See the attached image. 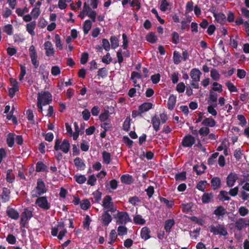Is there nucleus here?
<instances>
[{
	"instance_id": "33",
	"label": "nucleus",
	"mask_w": 249,
	"mask_h": 249,
	"mask_svg": "<svg viewBox=\"0 0 249 249\" xmlns=\"http://www.w3.org/2000/svg\"><path fill=\"white\" fill-rule=\"evenodd\" d=\"M123 183L130 184L132 182V178L129 175H123L121 178Z\"/></svg>"
},
{
	"instance_id": "30",
	"label": "nucleus",
	"mask_w": 249,
	"mask_h": 249,
	"mask_svg": "<svg viewBox=\"0 0 249 249\" xmlns=\"http://www.w3.org/2000/svg\"><path fill=\"white\" fill-rule=\"evenodd\" d=\"M3 31L8 36H12L13 34V27L10 24L5 25L3 27Z\"/></svg>"
},
{
	"instance_id": "37",
	"label": "nucleus",
	"mask_w": 249,
	"mask_h": 249,
	"mask_svg": "<svg viewBox=\"0 0 249 249\" xmlns=\"http://www.w3.org/2000/svg\"><path fill=\"white\" fill-rule=\"evenodd\" d=\"M130 6L131 7H135V10L138 11L141 9V3L139 0H132L129 2Z\"/></svg>"
},
{
	"instance_id": "34",
	"label": "nucleus",
	"mask_w": 249,
	"mask_h": 249,
	"mask_svg": "<svg viewBox=\"0 0 249 249\" xmlns=\"http://www.w3.org/2000/svg\"><path fill=\"white\" fill-rule=\"evenodd\" d=\"M74 163L78 169H83L85 166V164L84 163L82 160L78 157L76 158L74 160Z\"/></svg>"
},
{
	"instance_id": "63",
	"label": "nucleus",
	"mask_w": 249,
	"mask_h": 249,
	"mask_svg": "<svg viewBox=\"0 0 249 249\" xmlns=\"http://www.w3.org/2000/svg\"><path fill=\"white\" fill-rule=\"evenodd\" d=\"M246 75V72L243 69H238L237 70V76L240 79L244 78Z\"/></svg>"
},
{
	"instance_id": "10",
	"label": "nucleus",
	"mask_w": 249,
	"mask_h": 249,
	"mask_svg": "<svg viewBox=\"0 0 249 249\" xmlns=\"http://www.w3.org/2000/svg\"><path fill=\"white\" fill-rule=\"evenodd\" d=\"M195 142V138L191 135L185 136L182 142V145L184 147H191Z\"/></svg>"
},
{
	"instance_id": "15",
	"label": "nucleus",
	"mask_w": 249,
	"mask_h": 249,
	"mask_svg": "<svg viewBox=\"0 0 249 249\" xmlns=\"http://www.w3.org/2000/svg\"><path fill=\"white\" fill-rule=\"evenodd\" d=\"M176 96L173 94H171L169 96L167 104V107L169 110H172L175 107L176 103Z\"/></svg>"
},
{
	"instance_id": "9",
	"label": "nucleus",
	"mask_w": 249,
	"mask_h": 249,
	"mask_svg": "<svg viewBox=\"0 0 249 249\" xmlns=\"http://www.w3.org/2000/svg\"><path fill=\"white\" fill-rule=\"evenodd\" d=\"M202 73L200 71L196 68L193 69L190 71V76L192 80L195 82H199L200 81V77Z\"/></svg>"
},
{
	"instance_id": "52",
	"label": "nucleus",
	"mask_w": 249,
	"mask_h": 249,
	"mask_svg": "<svg viewBox=\"0 0 249 249\" xmlns=\"http://www.w3.org/2000/svg\"><path fill=\"white\" fill-rule=\"evenodd\" d=\"M74 178L76 181L79 184H82L86 181V178L84 175H75Z\"/></svg>"
},
{
	"instance_id": "45",
	"label": "nucleus",
	"mask_w": 249,
	"mask_h": 249,
	"mask_svg": "<svg viewBox=\"0 0 249 249\" xmlns=\"http://www.w3.org/2000/svg\"><path fill=\"white\" fill-rule=\"evenodd\" d=\"M226 85L230 92H237L238 89L233 83L230 81L226 83Z\"/></svg>"
},
{
	"instance_id": "46",
	"label": "nucleus",
	"mask_w": 249,
	"mask_h": 249,
	"mask_svg": "<svg viewBox=\"0 0 249 249\" xmlns=\"http://www.w3.org/2000/svg\"><path fill=\"white\" fill-rule=\"evenodd\" d=\"M112 58L110 57V54L109 53H107L102 58V62L106 64H110Z\"/></svg>"
},
{
	"instance_id": "35",
	"label": "nucleus",
	"mask_w": 249,
	"mask_h": 249,
	"mask_svg": "<svg viewBox=\"0 0 249 249\" xmlns=\"http://www.w3.org/2000/svg\"><path fill=\"white\" fill-rule=\"evenodd\" d=\"M55 43L56 47L59 50L61 51L63 49V46L61 41V38L60 36L58 34H55Z\"/></svg>"
},
{
	"instance_id": "39",
	"label": "nucleus",
	"mask_w": 249,
	"mask_h": 249,
	"mask_svg": "<svg viewBox=\"0 0 249 249\" xmlns=\"http://www.w3.org/2000/svg\"><path fill=\"white\" fill-rule=\"evenodd\" d=\"M103 161L106 164H109L110 162V154L107 151H104L102 153Z\"/></svg>"
},
{
	"instance_id": "28",
	"label": "nucleus",
	"mask_w": 249,
	"mask_h": 249,
	"mask_svg": "<svg viewBox=\"0 0 249 249\" xmlns=\"http://www.w3.org/2000/svg\"><path fill=\"white\" fill-rule=\"evenodd\" d=\"M173 61L175 64H178L181 61V56L180 53L177 51H174L173 53Z\"/></svg>"
},
{
	"instance_id": "55",
	"label": "nucleus",
	"mask_w": 249,
	"mask_h": 249,
	"mask_svg": "<svg viewBox=\"0 0 249 249\" xmlns=\"http://www.w3.org/2000/svg\"><path fill=\"white\" fill-rule=\"evenodd\" d=\"M88 58L89 53H88L85 52L82 53L80 59V63L83 65L85 64L88 61Z\"/></svg>"
},
{
	"instance_id": "20",
	"label": "nucleus",
	"mask_w": 249,
	"mask_h": 249,
	"mask_svg": "<svg viewBox=\"0 0 249 249\" xmlns=\"http://www.w3.org/2000/svg\"><path fill=\"white\" fill-rule=\"evenodd\" d=\"M6 213L7 215L12 219H18L19 216L18 212L12 208L8 209Z\"/></svg>"
},
{
	"instance_id": "61",
	"label": "nucleus",
	"mask_w": 249,
	"mask_h": 249,
	"mask_svg": "<svg viewBox=\"0 0 249 249\" xmlns=\"http://www.w3.org/2000/svg\"><path fill=\"white\" fill-rule=\"evenodd\" d=\"M81 208L83 210H87L89 206H90V202L88 199H85L82 201L81 204Z\"/></svg>"
},
{
	"instance_id": "22",
	"label": "nucleus",
	"mask_w": 249,
	"mask_h": 249,
	"mask_svg": "<svg viewBox=\"0 0 249 249\" xmlns=\"http://www.w3.org/2000/svg\"><path fill=\"white\" fill-rule=\"evenodd\" d=\"M212 187L213 190H216L220 187L221 180L218 177H214L211 180Z\"/></svg>"
},
{
	"instance_id": "58",
	"label": "nucleus",
	"mask_w": 249,
	"mask_h": 249,
	"mask_svg": "<svg viewBox=\"0 0 249 249\" xmlns=\"http://www.w3.org/2000/svg\"><path fill=\"white\" fill-rule=\"evenodd\" d=\"M201 124H215V121L212 118H206Z\"/></svg>"
},
{
	"instance_id": "32",
	"label": "nucleus",
	"mask_w": 249,
	"mask_h": 249,
	"mask_svg": "<svg viewBox=\"0 0 249 249\" xmlns=\"http://www.w3.org/2000/svg\"><path fill=\"white\" fill-rule=\"evenodd\" d=\"M175 222L173 219H169L165 221L164 229L167 232H169L172 226L174 225Z\"/></svg>"
},
{
	"instance_id": "47",
	"label": "nucleus",
	"mask_w": 249,
	"mask_h": 249,
	"mask_svg": "<svg viewBox=\"0 0 249 249\" xmlns=\"http://www.w3.org/2000/svg\"><path fill=\"white\" fill-rule=\"evenodd\" d=\"M217 99V94L216 93L213 92L212 91H210V95L209 97V102L211 103L212 102H216Z\"/></svg>"
},
{
	"instance_id": "3",
	"label": "nucleus",
	"mask_w": 249,
	"mask_h": 249,
	"mask_svg": "<svg viewBox=\"0 0 249 249\" xmlns=\"http://www.w3.org/2000/svg\"><path fill=\"white\" fill-rule=\"evenodd\" d=\"M103 206L106 211L114 213L116 211V208L114 206L112 202V198L109 196H106L103 199Z\"/></svg>"
},
{
	"instance_id": "56",
	"label": "nucleus",
	"mask_w": 249,
	"mask_h": 249,
	"mask_svg": "<svg viewBox=\"0 0 249 249\" xmlns=\"http://www.w3.org/2000/svg\"><path fill=\"white\" fill-rule=\"evenodd\" d=\"M117 231L119 235H123L127 234V228L125 226H119L118 228Z\"/></svg>"
},
{
	"instance_id": "43",
	"label": "nucleus",
	"mask_w": 249,
	"mask_h": 249,
	"mask_svg": "<svg viewBox=\"0 0 249 249\" xmlns=\"http://www.w3.org/2000/svg\"><path fill=\"white\" fill-rule=\"evenodd\" d=\"M64 227L63 223H60L57 227H53L52 229V234L53 236H56L58 231L60 229H63Z\"/></svg>"
},
{
	"instance_id": "12",
	"label": "nucleus",
	"mask_w": 249,
	"mask_h": 249,
	"mask_svg": "<svg viewBox=\"0 0 249 249\" xmlns=\"http://www.w3.org/2000/svg\"><path fill=\"white\" fill-rule=\"evenodd\" d=\"M36 26V21L35 20L31 22L30 23H27L26 25V31L32 36H36V33L34 30Z\"/></svg>"
},
{
	"instance_id": "64",
	"label": "nucleus",
	"mask_w": 249,
	"mask_h": 249,
	"mask_svg": "<svg viewBox=\"0 0 249 249\" xmlns=\"http://www.w3.org/2000/svg\"><path fill=\"white\" fill-rule=\"evenodd\" d=\"M31 14L33 18L35 19H36L40 14V9L33 8L32 10Z\"/></svg>"
},
{
	"instance_id": "11",
	"label": "nucleus",
	"mask_w": 249,
	"mask_h": 249,
	"mask_svg": "<svg viewBox=\"0 0 249 249\" xmlns=\"http://www.w3.org/2000/svg\"><path fill=\"white\" fill-rule=\"evenodd\" d=\"M238 178V177L236 174L234 173H230L227 178V186L229 187L233 186Z\"/></svg>"
},
{
	"instance_id": "25",
	"label": "nucleus",
	"mask_w": 249,
	"mask_h": 249,
	"mask_svg": "<svg viewBox=\"0 0 249 249\" xmlns=\"http://www.w3.org/2000/svg\"><path fill=\"white\" fill-rule=\"evenodd\" d=\"M213 195L212 193H204L202 196V201L203 203L210 202L213 198Z\"/></svg>"
},
{
	"instance_id": "18",
	"label": "nucleus",
	"mask_w": 249,
	"mask_h": 249,
	"mask_svg": "<svg viewBox=\"0 0 249 249\" xmlns=\"http://www.w3.org/2000/svg\"><path fill=\"white\" fill-rule=\"evenodd\" d=\"M103 224L105 226H107L111 221L112 218L111 215L108 213L107 211H105L102 216Z\"/></svg>"
},
{
	"instance_id": "14",
	"label": "nucleus",
	"mask_w": 249,
	"mask_h": 249,
	"mask_svg": "<svg viewBox=\"0 0 249 249\" xmlns=\"http://www.w3.org/2000/svg\"><path fill=\"white\" fill-rule=\"evenodd\" d=\"M247 220L245 218H240L236 220L234 223L235 227L239 231H241L247 224L246 223Z\"/></svg>"
},
{
	"instance_id": "49",
	"label": "nucleus",
	"mask_w": 249,
	"mask_h": 249,
	"mask_svg": "<svg viewBox=\"0 0 249 249\" xmlns=\"http://www.w3.org/2000/svg\"><path fill=\"white\" fill-rule=\"evenodd\" d=\"M186 172H182L179 174H176L175 176V179L177 180L183 181V180H185L186 179Z\"/></svg>"
},
{
	"instance_id": "21",
	"label": "nucleus",
	"mask_w": 249,
	"mask_h": 249,
	"mask_svg": "<svg viewBox=\"0 0 249 249\" xmlns=\"http://www.w3.org/2000/svg\"><path fill=\"white\" fill-rule=\"evenodd\" d=\"M150 231L147 227H143L141 230V236L142 239L146 240L150 237Z\"/></svg>"
},
{
	"instance_id": "24",
	"label": "nucleus",
	"mask_w": 249,
	"mask_h": 249,
	"mask_svg": "<svg viewBox=\"0 0 249 249\" xmlns=\"http://www.w3.org/2000/svg\"><path fill=\"white\" fill-rule=\"evenodd\" d=\"M91 26L92 23L90 20L87 19L85 21L83 26V31L85 35H87L89 33V31L91 28Z\"/></svg>"
},
{
	"instance_id": "6",
	"label": "nucleus",
	"mask_w": 249,
	"mask_h": 249,
	"mask_svg": "<svg viewBox=\"0 0 249 249\" xmlns=\"http://www.w3.org/2000/svg\"><path fill=\"white\" fill-rule=\"evenodd\" d=\"M45 192L46 190L44 182L41 179H38L36 187L35 189L32 191V196L33 197H37L38 196H41Z\"/></svg>"
},
{
	"instance_id": "5",
	"label": "nucleus",
	"mask_w": 249,
	"mask_h": 249,
	"mask_svg": "<svg viewBox=\"0 0 249 249\" xmlns=\"http://www.w3.org/2000/svg\"><path fill=\"white\" fill-rule=\"evenodd\" d=\"M115 218L117 223L119 224H125L130 221L128 214L124 212H118Z\"/></svg>"
},
{
	"instance_id": "48",
	"label": "nucleus",
	"mask_w": 249,
	"mask_h": 249,
	"mask_svg": "<svg viewBox=\"0 0 249 249\" xmlns=\"http://www.w3.org/2000/svg\"><path fill=\"white\" fill-rule=\"evenodd\" d=\"M213 87L212 88V89L215 91H218L219 92H221L223 90L222 86L217 82H213Z\"/></svg>"
},
{
	"instance_id": "26",
	"label": "nucleus",
	"mask_w": 249,
	"mask_h": 249,
	"mask_svg": "<svg viewBox=\"0 0 249 249\" xmlns=\"http://www.w3.org/2000/svg\"><path fill=\"white\" fill-rule=\"evenodd\" d=\"M214 18L218 23H223L226 21V16L225 14L222 13L215 14L214 15Z\"/></svg>"
},
{
	"instance_id": "50",
	"label": "nucleus",
	"mask_w": 249,
	"mask_h": 249,
	"mask_svg": "<svg viewBox=\"0 0 249 249\" xmlns=\"http://www.w3.org/2000/svg\"><path fill=\"white\" fill-rule=\"evenodd\" d=\"M61 72L60 68L58 66H54L52 67L51 73L53 76H57Z\"/></svg>"
},
{
	"instance_id": "16",
	"label": "nucleus",
	"mask_w": 249,
	"mask_h": 249,
	"mask_svg": "<svg viewBox=\"0 0 249 249\" xmlns=\"http://www.w3.org/2000/svg\"><path fill=\"white\" fill-rule=\"evenodd\" d=\"M32 216V212L28 209H25L24 212L21 214V221L23 222H26L29 219L31 218Z\"/></svg>"
},
{
	"instance_id": "29",
	"label": "nucleus",
	"mask_w": 249,
	"mask_h": 249,
	"mask_svg": "<svg viewBox=\"0 0 249 249\" xmlns=\"http://www.w3.org/2000/svg\"><path fill=\"white\" fill-rule=\"evenodd\" d=\"M103 113L109 117L111 115L115 114V108L111 106H106L104 108Z\"/></svg>"
},
{
	"instance_id": "13",
	"label": "nucleus",
	"mask_w": 249,
	"mask_h": 249,
	"mask_svg": "<svg viewBox=\"0 0 249 249\" xmlns=\"http://www.w3.org/2000/svg\"><path fill=\"white\" fill-rule=\"evenodd\" d=\"M227 213V210L222 206L217 207L213 211V214L217 216L219 218L220 217H223Z\"/></svg>"
},
{
	"instance_id": "57",
	"label": "nucleus",
	"mask_w": 249,
	"mask_h": 249,
	"mask_svg": "<svg viewBox=\"0 0 249 249\" xmlns=\"http://www.w3.org/2000/svg\"><path fill=\"white\" fill-rule=\"evenodd\" d=\"M122 37L123 40L122 47L124 50H125L128 47V41L127 39V37L125 34H123L122 35Z\"/></svg>"
},
{
	"instance_id": "53",
	"label": "nucleus",
	"mask_w": 249,
	"mask_h": 249,
	"mask_svg": "<svg viewBox=\"0 0 249 249\" xmlns=\"http://www.w3.org/2000/svg\"><path fill=\"white\" fill-rule=\"evenodd\" d=\"M249 210L245 207L242 206L239 208L238 212L242 216H245L249 213Z\"/></svg>"
},
{
	"instance_id": "31",
	"label": "nucleus",
	"mask_w": 249,
	"mask_h": 249,
	"mask_svg": "<svg viewBox=\"0 0 249 249\" xmlns=\"http://www.w3.org/2000/svg\"><path fill=\"white\" fill-rule=\"evenodd\" d=\"M112 48L115 49L119 46V39L115 36H112L110 38Z\"/></svg>"
},
{
	"instance_id": "41",
	"label": "nucleus",
	"mask_w": 249,
	"mask_h": 249,
	"mask_svg": "<svg viewBox=\"0 0 249 249\" xmlns=\"http://www.w3.org/2000/svg\"><path fill=\"white\" fill-rule=\"evenodd\" d=\"M107 69L106 68H102L98 70L97 76L104 78L107 76Z\"/></svg>"
},
{
	"instance_id": "51",
	"label": "nucleus",
	"mask_w": 249,
	"mask_h": 249,
	"mask_svg": "<svg viewBox=\"0 0 249 249\" xmlns=\"http://www.w3.org/2000/svg\"><path fill=\"white\" fill-rule=\"evenodd\" d=\"M102 46L106 51H109L110 49V45L108 40L107 39L103 38L102 39Z\"/></svg>"
},
{
	"instance_id": "38",
	"label": "nucleus",
	"mask_w": 249,
	"mask_h": 249,
	"mask_svg": "<svg viewBox=\"0 0 249 249\" xmlns=\"http://www.w3.org/2000/svg\"><path fill=\"white\" fill-rule=\"evenodd\" d=\"M117 235L116 234V232L115 230H112L111 231L110 234L109 235L108 243L110 244H112V243H113L115 241V240L117 238Z\"/></svg>"
},
{
	"instance_id": "54",
	"label": "nucleus",
	"mask_w": 249,
	"mask_h": 249,
	"mask_svg": "<svg viewBox=\"0 0 249 249\" xmlns=\"http://www.w3.org/2000/svg\"><path fill=\"white\" fill-rule=\"evenodd\" d=\"M160 75L159 73L152 75L151 76V80L154 84L158 83L160 80Z\"/></svg>"
},
{
	"instance_id": "36",
	"label": "nucleus",
	"mask_w": 249,
	"mask_h": 249,
	"mask_svg": "<svg viewBox=\"0 0 249 249\" xmlns=\"http://www.w3.org/2000/svg\"><path fill=\"white\" fill-rule=\"evenodd\" d=\"M14 134L13 133H9L7 137V143L9 147H12L14 144Z\"/></svg>"
},
{
	"instance_id": "8",
	"label": "nucleus",
	"mask_w": 249,
	"mask_h": 249,
	"mask_svg": "<svg viewBox=\"0 0 249 249\" xmlns=\"http://www.w3.org/2000/svg\"><path fill=\"white\" fill-rule=\"evenodd\" d=\"M44 49L46 50L45 53L47 56H51L54 54V50L51 42L46 41L44 43Z\"/></svg>"
},
{
	"instance_id": "2",
	"label": "nucleus",
	"mask_w": 249,
	"mask_h": 249,
	"mask_svg": "<svg viewBox=\"0 0 249 249\" xmlns=\"http://www.w3.org/2000/svg\"><path fill=\"white\" fill-rule=\"evenodd\" d=\"M60 143V141L59 139L56 140L54 146V150L57 151L60 149L64 153H67L70 148V142L67 140L64 139L61 144Z\"/></svg>"
},
{
	"instance_id": "44",
	"label": "nucleus",
	"mask_w": 249,
	"mask_h": 249,
	"mask_svg": "<svg viewBox=\"0 0 249 249\" xmlns=\"http://www.w3.org/2000/svg\"><path fill=\"white\" fill-rule=\"evenodd\" d=\"M170 5V3L166 0H161L160 9L161 11L165 12L167 10V7Z\"/></svg>"
},
{
	"instance_id": "1",
	"label": "nucleus",
	"mask_w": 249,
	"mask_h": 249,
	"mask_svg": "<svg viewBox=\"0 0 249 249\" xmlns=\"http://www.w3.org/2000/svg\"><path fill=\"white\" fill-rule=\"evenodd\" d=\"M37 107L38 112H42L43 111L42 107L49 105L52 101V95L48 91L38 92L37 97Z\"/></svg>"
},
{
	"instance_id": "23",
	"label": "nucleus",
	"mask_w": 249,
	"mask_h": 249,
	"mask_svg": "<svg viewBox=\"0 0 249 249\" xmlns=\"http://www.w3.org/2000/svg\"><path fill=\"white\" fill-rule=\"evenodd\" d=\"M206 168V166L203 163H202L200 166L196 165L193 167L194 171L196 172L197 175H199L203 173Z\"/></svg>"
},
{
	"instance_id": "17",
	"label": "nucleus",
	"mask_w": 249,
	"mask_h": 249,
	"mask_svg": "<svg viewBox=\"0 0 249 249\" xmlns=\"http://www.w3.org/2000/svg\"><path fill=\"white\" fill-rule=\"evenodd\" d=\"M10 190L7 188L3 189L2 194L0 196V199H1L2 202H6L9 200L10 197Z\"/></svg>"
},
{
	"instance_id": "4",
	"label": "nucleus",
	"mask_w": 249,
	"mask_h": 249,
	"mask_svg": "<svg viewBox=\"0 0 249 249\" xmlns=\"http://www.w3.org/2000/svg\"><path fill=\"white\" fill-rule=\"evenodd\" d=\"M210 231L214 235L220 234L226 236L228 234L227 231L223 225L218 224L216 227L211 225L210 227Z\"/></svg>"
},
{
	"instance_id": "40",
	"label": "nucleus",
	"mask_w": 249,
	"mask_h": 249,
	"mask_svg": "<svg viewBox=\"0 0 249 249\" xmlns=\"http://www.w3.org/2000/svg\"><path fill=\"white\" fill-rule=\"evenodd\" d=\"M211 77L214 81H218L220 78V74L217 70L213 69L211 71Z\"/></svg>"
},
{
	"instance_id": "59",
	"label": "nucleus",
	"mask_w": 249,
	"mask_h": 249,
	"mask_svg": "<svg viewBox=\"0 0 249 249\" xmlns=\"http://www.w3.org/2000/svg\"><path fill=\"white\" fill-rule=\"evenodd\" d=\"M185 89V84L183 82H180L179 83L176 87L177 90L179 93H182L184 91Z\"/></svg>"
},
{
	"instance_id": "60",
	"label": "nucleus",
	"mask_w": 249,
	"mask_h": 249,
	"mask_svg": "<svg viewBox=\"0 0 249 249\" xmlns=\"http://www.w3.org/2000/svg\"><path fill=\"white\" fill-rule=\"evenodd\" d=\"M86 15L89 18L92 19V20L93 22H95V21L96 17V15H97V13H96V12L95 11L91 10V11H90L89 12H87Z\"/></svg>"
},
{
	"instance_id": "19",
	"label": "nucleus",
	"mask_w": 249,
	"mask_h": 249,
	"mask_svg": "<svg viewBox=\"0 0 249 249\" xmlns=\"http://www.w3.org/2000/svg\"><path fill=\"white\" fill-rule=\"evenodd\" d=\"M152 104L149 102L144 103L139 107V109L142 113L148 111L152 107Z\"/></svg>"
},
{
	"instance_id": "42",
	"label": "nucleus",
	"mask_w": 249,
	"mask_h": 249,
	"mask_svg": "<svg viewBox=\"0 0 249 249\" xmlns=\"http://www.w3.org/2000/svg\"><path fill=\"white\" fill-rule=\"evenodd\" d=\"M172 42L175 44H177L179 42V34L176 32H173L171 34Z\"/></svg>"
},
{
	"instance_id": "27",
	"label": "nucleus",
	"mask_w": 249,
	"mask_h": 249,
	"mask_svg": "<svg viewBox=\"0 0 249 249\" xmlns=\"http://www.w3.org/2000/svg\"><path fill=\"white\" fill-rule=\"evenodd\" d=\"M146 40L151 43H155L157 40V38L155 35V33L150 32L146 36Z\"/></svg>"
},
{
	"instance_id": "7",
	"label": "nucleus",
	"mask_w": 249,
	"mask_h": 249,
	"mask_svg": "<svg viewBox=\"0 0 249 249\" xmlns=\"http://www.w3.org/2000/svg\"><path fill=\"white\" fill-rule=\"evenodd\" d=\"M35 204L38 207L44 210H48L51 207V204L48 202L46 196L38 197L36 200Z\"/></svg>"
},
{
	"instance_id": "62",
	"label": "nucleus",
	"mask_w": 249,
	"mask_h": 249,
	"mask_svg": "<svg viewBox=\"0 0 249 249\" xmlns=\"http://www.w3.org/2000/svg\"><path fill=\"white\" fill-rule=\"evenodd\" d=\"M134 222L139 224H143L145 223V220L144 219H143L142 217V216L140 215H136L134 218Z\"/></svg>"
}]
</instances>
